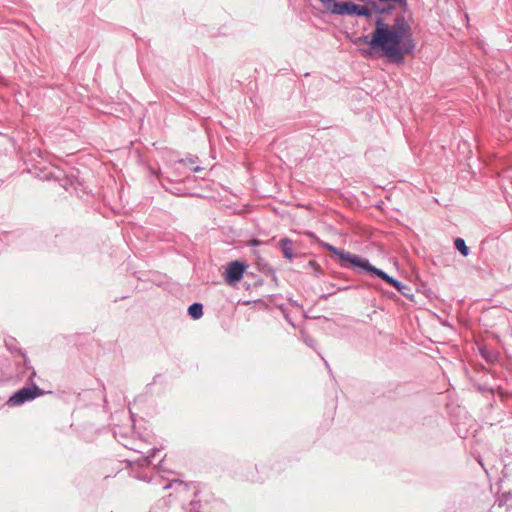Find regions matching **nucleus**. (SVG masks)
I'll return each instance as SVG.
<instances>
[{
	"mask_svg": "<svg viewBox=\"0 0 512 512\" xmlns=\"http://www.w3.org/2000/svg\"><path fill=\"white\" fill-rule=\"evenodd\" d=\"M360 43L370 47L359 49L363 57H373L380 52L388 61L395 64H402L405 55L413 53L416 47L411 27L403 16H397L392 25L386 24L381 17H377L371 35H362L354 40V44Z\"/></svg>",
	"mask_w": 512,
	"mask_h": 512,
	"instance_id": "obj_1",
	"label": "nucleus"
},
{
	"mask_svg": "<svg viewBox=\"0 0 512 512\" xmlns=\"http://www.w3.org/2000/svg\"><path fill=\"white\" fill-rule=\"evenodd\" d=\"M323 247L343 261V263L341 264L342 267H348V264H351L353 266L363 269L364 271L373 276L381 278L385 282H388L391 279V276H389L383 270L371 265L369 260L366 258H362L359 255L351 254L350 252L336 248L329 243H323Z\"/></svg>",
	"mask_w": 512,
	"mask_h": 512,
	"instance_id": "obj_2",
	"label": "nucleus"
},
{
	"mask_svg": "<svg viewBox=\"0 0 512 512\" xmlns=\"http://www.w3.org/2000/svg\"><path fill=\"white\" fill-rule=\"evenodd\" d=\"M323 247L343 261V263L341 264L342 267H348V264H351L353 266L363 269L364 271L373 276L381 278L385 282H388L391 279V276H389L383 270L371 265L369 260L366 258H362L359 255L351 254L350 252L336 248L329 243H323Z\"/></svg>",
	"mask_w": 512,
	"mask_h": 512,
	"instance_id": "obj_3",
	"label": "nucleus"
},
{
	"mask_svg": "<svg viewBox=\"0 0 512 512\" xmlns=\"http://www.w3.org/2000/svg\"><path fill=\"white\" fill-rule=\"evenodd\" d=\"M43 395V391L35 384L15 392L7 401L9 406H19L25 402L32 401L36 397Z\"/></svg>",
	"mask_w": 512,
	"mask_h": 512,
	"instance_id": "obj_4",
	"label": "nucleus"
},
{
	"mask_svg": "<svg viewBox=\"0 0 512 512\" xmlns=\"http://www.w3.org/2000/svg\"><path fill=\"white\" fill-rule=\"evenodd\" d=\"M244 271L245 266L242 263L238 261L232 262L226 270V281L231 284L241 280Z\"/></svg>",
	"mask_w": 512,
	"mask_h": 512,
	"instance_id": "obj_5",
	"label": "nucleus"
},
{
	"mask_svg": "<svg viewBox=\"0 0 512 512\" xmlns=\"http://www.w3.org/2000/svg\"><path fill=\"white\" fill-rule=\"evenodd\" d=\"M356 9H358V5L353 2H336L331 13L334 15H355Z\"/></svg>",
	"mask_w": 512,
	"mask_h": 512,
	"instance_id": "obj_6",
	"label": "nucleus"
},
{
	"mask_svg": "<svg viewBox=\"0 0 512 512\" xmlns=\"http://www.w3.org/2000/svg\"><path fill=\"white\" fill-rule=\"evenodd\" d=\"M278 244L282 251L283 257L288 261L292 262L297 256L296 253L294 252L293 241L289 238H282Z\"/></svg>",
	"mask_w": 512,
	"mask_h": 512,
	"instance_id": "obj_7",
	"label": "nucleus"
},
{
	"mask_svg": "<svg viewBox=\"0 0 512 512\" xmlns=\"http://www.w3.org/2000/svg\"><path fill=\"white\" fill-rule=\"evenodd\" d=\"M188 314L193 319H199L203 315V305L201 303H193L188 308Z\"/></svg>",
	"mask_w": 512,
	"mask_h": 512,
	"instance_id": "obj_8",
	"label": "nucleus"
},
{
	"mask_svg": "<svg viewBox=\"0 0 512 512\" xmlns=\"http://www.w3.org/2000/svg\"><path fill=\"white\" fill-rule=\"evenodd\" d=\"M455 248L464 256L469 255V249L466 246L465 241L462 238H456L455 240Z\"/></svg>",
	"mask_w": 512,
	"mask_h": 512,
	"instance_id": "obj_9",
	"label": "nucleus"
},
{
	"mask_svg": "<svg viewBox=\"0 0 512 512\" xmlns=\"http://www.w3.org/2000/svg\"><path fill=\"white\" fill-rule=\"evenodd\" d=\"M370 14H371V12L368 9V7L363 6V5H358V9H356V14L355 15L368 17V16H370Z\"/></svg>",
	"mask_w": 512,
	"mask_h": 512,
	"instance_id": "obj_10",
	"label": "nucleus"
},
{
	"mask_svg": "<svg viewBox=\"0 0 512 512\" xmlns=\"http://www.w3.org/2000/svg\"><path fill=\"white\" fill-rule=\"evenodd\" d=\"M323 6L331 13L333 8H334V4H336V0H319Z\"/></svg>",
	"mask_w": 512,
	"mask_h": 512,
	"instance_id": "obj_11",
	"label": "nucleus"
},
{
	"mask_svg": "<svg viewBox=\"0 0 512 512\" xmlns=\"http://www.w3.org/2000/svg\"><path fill=\"white\" fill-rule=\"evenodd\" d=\"M388 284L392 285L393 287H395L396 289H400V281H398L397 279L391 277V279L387 282Z\"/></svg>",
	"mask_w": 512,
	"mask_h": 512,
	"instance_id": "obj_12",
	"label": "nucleus"
},
{
	"mask_svg": "<svg viewBox=\"0 0 512 512\" xmlns=\"http://www.w3.org/2000/svg\"><path fill=\"white\" fill-rule=\"evenodd\" d=\"M158 451H159V450H158L157 448H153V449L151 450V452H152V453H151L150 455L146 456L144 460H145L148 464H150V463H151V457H154Z\"/></svg>",
	"mask_w": 512,
	"mask_h": 512,
	"instance_id": "obj_13",
	"label": "nucleus"
},
{
	"mask_svg": "<svg viewBox=\"0 0 512 512\" xmlns=\"http://www.w3.org/2000/svg\"><path fill=\"white\" fill-rule=\"evenodd\" d=\"M400 289H397L402 295L407 296L406 290H408V287L400 282Z\"/></svg>",
	"mask_w": 512,
	"mask_h": 512,
	"instance_id": "obj_14",
	"label": "nucleus"
},
{
	"mask_svg": "<svg viewBox=\"0 0 512 512\" xmlns=\"http://www.w3.org/2000/svg\"><path fill=\"white\" fill-rule=\"evenodd\" d=\"M259 244H260V241H259V240L254 239V240H251V241H250V245H251V246H257V245H259Z\"/></svg>",
	"mask_w": 512,
	"mask_h": 512,
	"instance_id": "obj_15",
	"label": "nucleus"
},
{
	"mask_svg": "<svg viewBox=\"0 0 512 512\" xmlns=\"http://www.w3.org/2000/svg\"><path fill=\"white\" fill-rule=\"evenodd\" d=\"M305 343H306L307 345H309V346H313V340H312V339H310V338H306V339H305Z\"/></svg>",
	"mask_w": 512,
	"mask_h": 512,
	"instance_id": "obj_16",
	"label": "nucleus"
},
{
	"mask_svg": "<svg viewBox=\"0 0 512 512\" xmlns=\"http://www.w3.org/2000/svg\"><path fill=\"white\" fill-rule=\"evenodd\" d=\"M191 170H192L193 172H198V171H200V170H201V168H200L199 166H196V167L191 168Z\"/></svg>",
	"mask_w": 512,
	"mask_h": 512,
	"instance_id": "obj_17",
	"label": "nucleus"
},
{
	"mask_svg": "<svg viewBox=\"0 0 512 512\" xmlns=\"http://www.w3.org/2000/svg\"><path fill=\"white\" fill-rule=\"evenodd\" d=\"M189 162H190V163H194V162H195V160H194V159H189Z\"/></svg>",
	"mask_w": 512,
	"mask_h": 512,
	"instance_id": "obj_18",
	"label": "nucleus"
}]
</instances>
